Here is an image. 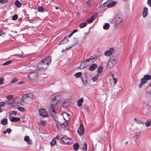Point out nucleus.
I'll list each match as a JSON object with an SVG mask.
<instances>
[{"mask_svg":"<svg viewBox=\"0 0 151 151\" xmlns=\"http://www.w3.org/2000/svg\"><path fill=\"white\" fill-rule=\"evenodd\" d=\"M147 4L150 6H151V0H148Z\"/></svg>","mask_w":151,"mask_h":151,"instance_id":"nucleus-54","label":"nucleus"},{"mask_svg":"<svg viewBox=\"0 0 151 151\" xmlns=\"http://www.w3.org/2000/svg\"><path fill=\"white\" fill-rule=\"evenodd\" d=\"M122 18L118 16H117L116 17V23L117 24H119L120 22L122 21Z\"/></svg>","mask_w":151,"mask_h":151,"instance_id":"nucleus-16","label":"nucleus"},{"mask_svg":"<svg viewBox=\"0 0 151 151\" xmlns=\"http://www.w3.org/2000/svg\"><path fill=\"white\" fill-rule=\"evenodd\" d=\"M54 105V104H53L52 103L51 104L52 108L51 111V114L55 120L56 121H57L58 120V119H57L56 116L57 115L56 114L53 109V108L54 107V106H53Z\"/></svg>","mask_w":151,"mask_h":151,"instance_id":"nucleus-3","label":"nucleus"},{"mask_svg":"<svg viewBox=\"0 0 151 151\" xmlns=\"http://www.w3.org/2000/svg\"><path fill=\"white\" fill-rule=\"evenodd\" d=\"M69 41V40H68V39L66 38H65L64 39L62 40V41L60 42L59 43V45H61L62 44H64Z\"/></svg>","mask_w":151,"mask_h":151,"instance_id":"nucleus-18","label":"nucleus"},{"mask_svg":"<svg viewBox=\"0 0 151 151\" xmlns=\"http://www.w3.org/2000/svg\"><path fill=\"white\" fill-rule=\"evenodd\" d=\"M96 67V65L95 64H93L89 67V69L90 71H92L94 70Z\"/></svg>","mask_w":151,"mask_h":151,"instance_id":"nucleus-19","label":"nucleus"},{"mask_svg":"<svg viewBox=\"0 0 151 151\" xmlns=\"http://www.w3.org/2000/svg\"><path fill=\"white\" fill-rule=\"evenodd\" d=\"M79 146V145L78 143H75L73 145V148L74 150H77Z\"/></svg>","mask_w":151,"mask_h":151,"instance_id":"nucleus-33","label":"nucleus"},{"mask_svg":"<svg viewBox=\"0 0 151 151\" xmlns=\"http://www.w3.org/2000/svg\"><path fill=\"white\" fill-rule=\"evenodd\" d=\"M146 127H149L151 125V119H149L145 123Z\"/></svg>","mask_w":151,"mask_h":151,"instance_id":"nucleus-26","label":"nucleus"},{"mask_svg":"<svg viewBox=\"0 0 151 151\" xmlns=\"http://www.w3.org/2000/svg\"><path fill=\"white\" fill-rule=\"evenodd\" d=\"M69 105V103L66 101H65L63 103L62 106L64 108H65L68 107Z\"/></svg>","mask_w":151,"mask_h":151,"instance_id":"nucleus-25","label":"nucleus"},{"mask_svg":"<svg viewBox=\"0 0 151 151\" xmlns=\"http://www.w3.org/2000/svg\"><path fill=\"white\" fill-rule=\"evenodd\" d=\"M87 147V144L85 143H84L83 146V151H86Z\"/></svg>","mask_w":151,"mask_h":151,"instance_id":"nucleus-41","label":"nucleus"},{"mask_svg":"<svg viewBox=\"0 0 151 151\" xmlns=\"http://www.w3.org/2000/svg\"><path fill=\"white\" fill-rule=\"evenodd\" d=\"M16 111H12V114H10V115H14V116H15L16 115Z\"/></svg>","mask_w":151,"mask_h":151,"instance_id":"nucleus-57","label":"nucleus"},{"mask_svg":"<svg viewBox=\"0 0 151 151\" xmlns=\"http://www.w3.org/2000/svg\"><path fill=\"white\" fill-rule=\"evenodd\" d=\"M29 22L31 23H33L34 21L33 20L30 19V20H29Z\"/></svg>","mask_w":151,"mask_h":151,"instance_id":"nucleus-63","label":"nucleus"},{"mask_svg":"<svg viewBox=\"0 0 151 151\" xmlns=\"http://www.w3.org/2000/svg\"><path fill=\"white\" fill-rule=\"evenodd\" d=\"M12 95H9L6 97L7 99H11L12 98Z\"/></svg>","mask_w":151,"mask_h":151,"instance_id":"nucleus-53","label":"nucleus"},{"mask_svg":"<svg viewBox=\"0 0 151 151\" xmlns=\"http://www.w3.org/2000/svg\"><path fill=\"white\" fill-rule=\"evenodd\" d=\"M46 122L44 120H41L39 122V124L42 125H44L46 124Z\"/></svg>","mask_w":151,"mask_h":151,"instance_id":"nucleus-42","label":"nucleus"},{"mask_svg":"<svg viewBox=\"0 0 151 151\" xmlns=\"http://www.w3.org/2000/svg\"><path fill=\"white\" fill-rule=\"evenodd\" d=\"M48 67L42 62V60L38 64L37 66H36V65H35L33 67V68L32 67L30 66V69H32V70H35V69L37 70L44 71L47 69Z\"/></svg>","mask_w":151,"mask_h":151,"instance_id":"nucleus-1","label":"nucleus"},{"mask_svg":"<svg viewBox=\"0 0 151 151\" xmlns=\"http://www.w3.org/2000/svg\"><path fill=\"white\" fill-rule=\"evenodd\" d=\"M18 109L19 111L22 112H24L25 110L24 108L21 107H19L18 108Z\"/></svg>","mask_w":151,"mask_h":151,"instance_id":"nucleus-45","label":"nucleus"},{"mask_svg":"<svg viewBox=\"0 0 151 151\" xmlns=\"http://www.w3.org/2000/svg\"><path fill=\"white\" fill-rule=\"evenodd\" d=\"M37 77V74L36 73H29V78L32 80H36Z\"/></svg>","mask_w":151,"mask_h":151,"instance_id":"nucleus-4","label":"nucleus"},{"mask_svg":"<svg viewBox=\"0 0 151 151\" xmlns=\"http://www.w3.org/2000/svg\"><path fill=\"white\" fill-rule=\"evenodd\" d=\"M34 96L32 93H29V100H30L32 101V103L33 101V99H34Z\"/></svg>","mask_w":151,"mask_h":151,"instance_id":"nucleus-28","label":"nucleus"},{"mask_svg":"<svg viewBox=\"0 0 151 151\" xmlns=\"http://www.w3.org/2000/svg\"><path fill=\"white\" fill-rule=\"evenodd\" d=\"M24 83V82L23 81H22L20 82H19L18 83L20 85V84H22Z\"/></svg>","mask_w":151,"mask_h":151,"instance_id":"nucleus-60","label":"nucleus"},{"mask_svg":"<svg viewBox=\"0 0 151 151\" xmlns=\"http://www.w3.org/2000/svg\"><path fill=\"white\" fill-rule=\"evenodd\" d=\"M99 75H98V74H97L96 75L94 76L92 78V81H96L99 78Z\"/></svg>","mask_w":151,"mask_h":151,"instance_id":"nucleus-32","label":"nucleus"},{"mask_svg":"<svg viewBox=\"0 0 151 151\" xmlns=\"http://www.w3.org/2000/svg\"><path fill=\"white\" fill-rule=\"evenodd\" d=\"M37 10L40 12H42L44 11L43 8L41 6H39L37 8Z\"/></svg>","mask_w":151,"mask_h":151,"instance_id":"nucleus-43","label":"nucleus"},{"mask_svg":"<svg viewBox=\"0 0 151 151\" xmlns=\"http://www.w3.org/2000/svg\"><path fill=\"white\" fill-rule=\"evenodd\" d=\"M12 132L11 130L9 128H7L5 131H4L3 132L4 134H5L6 133L10 134Z\"/></svg>","mask_w":151,"mask_h":151,"instance_id":"nucleus-35","label":"nucleus"},{"mask_svg":"<svg viewBox=\"0 0 151 151\" xmlns=\"http://www.w3.org/2000/svg\"><path fill=\"white\" fill-rule=\"evenodd\" d=\"M61 140H62V142L65 144H68L69 143V141L71 140V139L69 138L68 137L66 136H64L61 139Z\"/></svg>","mask_w":151,"mask_h":151,"instance_id":"nucleus-8","label":"nucleus"},{"mask_svg":"<svg viewBox=\"0 0 151 151\" xmlns=\"http://www.w3.org/2000/svg\"><path fill=\"white\" fill-rule=\"evenodd\" d=\"M44 80L43 79H38L37 82L40 84H42L43 83Z\"/></svg>","mask_w":151,"mask_h":151,"instance_id":"nucleus-46","label":"nucleus"},{"mask_svg":"<svg viewBox=\"0 0 151 151\" xmlns=\"http://www.w3.org/2000/svg\"><path fill=\"white\" fill-rule=\"evenodd\" d=\"M78 31L77 30V29H75V30H73V32H72V33L73 34L74 33H75L76 32H77V31Z\"/></svg>","mask_w":151,"mask_h":151,"instance_id":"nucleus-62","label":"nucleus"},{"mask_svg":"<svg viewBox=\"0 0 151 151\" xmlns=\"http://www.w3.org/2000/svg\"><path fill=\"white\" fill-rule=\"evenodd\" d=\"M7 123V119H6L4 118L1 121V123L3 125H6Z\"/></svg>","mask_w":151,"mask_h":151,"instance_id":"nucleus-23","label":"nucleus"},{"mask_svg":"<svg viewBox=\"0 0 151 151\" xmlns=\"http://www.w3.org/2000/svg\"><path fill=\"white\" fill-rule=\"evenodd\" d=\"M4 78L1 77L0 78V85L4 83Z\"/></svg>","mask_w":151,"mask_h":151,"instance_id":"nucleus-48","label":"nucleus"},{"mask_svg":"<svg viewBox=\"0 0 151 151\" xmlns=\"http://www.w3.org/2000/svg\"><path fill=\"white\" fill-rule=\"evenodd\" d=\"M18 18L17 15L16 14H15L13 16L12 18V19L13 20H16Z\"/></svg>","mask_w":151,"mask_h":151,"instance_id":"nucleus-44","label":"nucleus"},{"mask_svg":"<svg viewBox=\"0 0 151 151\" xmlns=\"http://www.w3.org/2000/svg\"><path fill=\"white\" fill-rule=\"evenodd\" d=\"M57 123H56V126L58 129H60L61 128V127L62 126V124L59 122L58 120L56 121Z\"/></svg>","mask_w":151,"mask_h":151,"instance_id":"nucleus-31","label":"nucleus"},{"mask_svg":"<svg viewBox=\"0 0 151 151\" xmlns=\"http://www.w3.org/2000/svg\"><path fill=\"white\" fill-rule=\"evenodd\" d=\"M114 64L111 62L109 60L108 61V63L107 64V66L109 68H111L113 67L114 66Z\"/></svg>","mask_w":151,"mask_h":151,"instance_id":"nucleus-20","label":"nucleus"},{"mask_svg":"<svg viewBox=\"0 0 151 151\" xmlns=\"http://www.w3.org/2000/svg\"><path fill=\"white\" fill-rule=\"evenodd\" d=\"M109 27V24L108 23H106L103 26V28L104 29H107Z\"/></svg>","mask_w":151,"mask_h":151,"instance_id":"nucleus-30","label":"nucleus"},{"mask_svg":"<svg viewBox=\"0 0 151 151\" xmlns=\"http://www.w3.org/2000/svg\"><path fill=\"white\" fill-rule=\"evenodd\" d=\"M62 125L64 126H67L68 125L67 123L66 122H65L63 123Z\"/></svg>","mask_w":151,"mask_h":151,"instance_id":"nucleus-59","label":"nucleus"},{"mask_svg":"<svg viewBox=\"0 0 151 151\" xmlns=\"http://www.w3.org/2000/svg\"><path fill=\"white\" fill-rule=\"evenodd\" d=\"M39 113L40 115L43 117H45L47 115V114L45 109H40Z\"/></svg>","mask_w":151,"mask_h":151,"instance_id":"nucleus-5","label":"nucleus"},{"mask_svg":"<svg viewBox=\"0 0 151 151\" xmlns=\"http://www.w3.org/2000/svg\"><path fill=\"white\" fill-rule=\"evenodd\" d=\"M109 60L114 64H116L117 61V58L116 57H114L110 58Z\"/></svg>","mask_w":151,"mask_h":151,"instance_id":"nucleus-15","label":"nucleus"},{"mask_svg":"<svg viewBox=\"0 0 151 151\" xmlns=\"http://www.w3.org/2000/svg\"><path fill=\"white\" fill-rule=\"evenodd\" d=\"M62 114L63 118L65 121H67L69 120L70 117L68 114L64 113H63Z\"/></svg>","mask_w":151,"mask_h":151,"instance_id":"nucleus-13","label":"nucleus"},{"mask_svg":"<svg viewBox=\"0 0 151 151\" xmlns=\"http://www.w3.org/2000/svg\"><path fill=\"white\" fill-rule=\"evenodd\" d=\"M147 93L149 94H151V85L148 86L147 88Z\"/></svg>","mask_w":151,"mask_h":151,"instance_id":"nucleus-21","label":"nucleus"},{"mask_svg":"<svg viewBox=\"0 0 151 151\" xmlns=\"http://www.w3.org/2000/svg\"><path fill=\"white\" fill-rule=\"evenodd\" d=\"M103 70V67H98V73L97 74H98V75H99L101 73V70Z\"/></svg>","mask_w":151,"mask_h":151,"instance_id":"nucleus-39","label":"nucleus"},{"mask_svg":"<svg viewBox=\"0 0 151 151\" xmlns=\"http://www.w3.org/2000/svg\"><path fill=\"white\" fill-rule=\"evenodd\" d=\"M17 99H15L14 100H13L12 101L8 103V104H13L17 103Z\"/></svg>","mask_w":151,"mask_h":151,"instance_id":"nucleus-37","label":"nucleus"},{"mask_svg":"<svg viewBox=\"0 0 151 151\" xmlns=\"http://www.w3.org/2000/svg\"><path fill=\"white\" fill-rule=\"evenodd\" d=\"M83 99L81 98L77 101V104L78 106H82V104L83 103Z\"/></svg>","mask_w":151,"mask_h":151,"instance_id":"nucleus-27","label":"nucleus"},{"mask_svg":"<svg viewBox=\"0 0 151 151\" xmlns=\"http://www.w3.org/2000/svg\"><path fill=\"white\" fill-rule=\"evenodd\" d=\"M56 143V141L55 138H53L50 142L51 145L52 146H54Z\"/></svg>","mask_w":151,"mask_h":151,"instance_id":"nucleus-40","label":"nucleus"},{"mask_svg":"<svg viewBox=\"0 0 151 151\" xmlns=\"http://www.w3.org/2000/svg\"><path fill=\"white\" fill-rule=\"evenodd\" d=\"M96 58H90L89 59L86 60L84 61V63H91L94 62L96 60Z\"/></svg>","mask_w":151,"mask_h":151,"instance_id":"nucleus-12","label":"nucleus"},{"mask_svg":"<svg viewBox=\"0 0 151 151\" xmlns=\"http://www.w3.org/2000/svg\"><path fill=\"white\" fill-rule=\"evenodd\" d=\"M10 120L12 122H17L20 120V118L14 117L12 116H10L9 118Z\"/></svg>","mask_w":151,"mask_h":151,"instance_id":"nucleus-14","label":"nucleus"},{"mask_svg":"<svg viewBox=\"0 0 151 151\" xmlns=\"http://www.w3.org/2000/svg\"><path fill=\"white\" fill-rule=\"evenodd\" d=\"M116 1H112L107 4V7L109 8L111 7L115 6L116 4Z\"/></svg>","mask_w":151,"mask_h":151,"instance_id":"nucleus-17","label":"nucleus"},{"mask_svg":"<svg viewBox=\"0 0 151 151\" xmlns=\"http://www.w3.org/2000/svg\"><path fill=\"white\" fill-rule=\"evenodd\" d=\"M141 132H136L135 133V135L136 137H138L141 133Z\"/></svg>","mask_w":151,"mask_h":151,"instance_id":"nucleus-49","label":"nucleus"},{"mask_svg":"<svg viewBox=\"0 0 151 151\" xmlns=\"http://www.w3.org/2000/svg\"><path fill=\"white\" fill-rule=\"evenodd\" d=\"M151 79V75L148 74L145 75L141 79L140 83L139 85V87L141 88L142 86L146 83L148 80Z\"/></svg>","mask_w":151,"mask_h":151,"instance_id":"nucleus-2","label":"nucleus"},{"mask_svg":"<svg viewBox=\"0 0 151 151\" xmlns=\"http://www.w3.org/2000/svg\"><path fill=\"white\" fill-rule=\"evenodd\" d=\"M17 81V80L16 78H14L12 80V83H14L16 82Z\"/></svg>","mask_w":151,"mask_h":151,"instance_id":"nucleus-55","label":"nucleus"},{"mask_svg":"<svg viewBox=\"0 0 151 151\" xmlns=\"http://www.w3.org/2000/svg\"><path fill=\"white\" fill-rule=\"evenodd\" d=\"M114 50L113 48H111L109 50L106 51L104 54L106 56H109L112 54Z\"/></svg>","mask_w":151,"mask_h":151,"instance_id":"nucleus-9","label":"nucleus"},{"mask_svg":"<svg viewBox=\"0 0 151 151\" xmlns=\"http://www.w3.org/2000/svg\"><path fill=\"white\" fill-rule=\"evenodd\" d=\"M84 128L82 123L81 124H80L78 130V134L80 135H82L84 133Z\"/></svg>","mask_w":151,"mask_h":151,"instance_id":"nucleus-6","label":"nucleus"},{"mask_svg":"<svg viewBox=\"0 0 151 151\" xmlns=\"http://www.w3.org/2000/svg\"><path fill=\"white\" fill-rule=\"evenodd\" d=\"M28 96V93H26L23 96V98L26 99Z\"/></svg>","mask_w":151,"mask_h":151,"instance_id":"nucleus-52","label":"nucleus"},{"mask_svg":"<svg viewBox=\"0 0 151 151\" xmlns=\"http://www.w3.org/2000/svg\"><path fill=\"white\" fill-rule=\"evenodd\" d=\"M73 41L74 42V43L73 44V45H72L71 46L69 47H67V49L70 48H72V47L74 46L77 44V39H76V38H74L73 40Z\"/></svg>","mask_w":151,"mask_h":151,"instance_id":"nucleus-29","label":"nucleus"},{"mask_svg":"<svg viewBox=\"0 0 151 151\" xmlns=\"http://www.w3.org/2000/svg\"><path fill=\"white\" fill-rule=\"evenodd\" d=\"M113 80H114V84H116L117 82V80L116 78H115L114 77H113Z\"/></svg>","mask_w":151,"mask_h":151,"instance_id":"nucleus-51","label":"nucleus"},{"mask_svg":"<svg viewBox=\"0 0 151 151\" xmlns=\"http://www.w3.org/2000/svg\"><path fill=\"white\" fill-rule=\"evenodd\" d=\"M148 9L147 7H144L142 13V15L144 17H146L148 14Z\"/></svg>","mask_w":151,"mask_h":151,"instance_id":"nucleus-11","label":"nucleus"},{"mask_svg":"<svg viewBox=\"0 0 151 151\" xmlns=\"http://www.w3.org/2000/svg\"><path fill=\"white\" fill-rule=\"evenodd\" d=\"M15 4L17 7L19 8L21 6L22 4L20 1L17 0L15 2Z\"/></svg>","mask_w":151,"mask_h":151,"instance_id":"nucleus-22","label":"nucleus"},{"mask_svg":"<svg viewBox=\"0 0 151 151\" xmlns=\"http://www.w3.org/2000/svg\"><path fill=\"white\" fill-rule=\"evenodd\" d=\"M0 2L1 3H5L6 2V0H0Z\"/></svg>","mask_w":151,"mask_h":151,"instance_id":"nucleus-56","label":"nucleus"},{"mask_svg":"<svg viewBox=\"0 0 151 151\" xmlns=\"http://www.w3.org/2000/svg\"><path fill=\"white\" fill-rule=\"evenodd\" d=\"M73 35V34L72 33V32H71V33H70V34H69L68 35V37L69 38H70V37L72 35Z\"/></svg>","mask_w":151,"mask_h":151,"instance_id":"nucleus-61","label":"nucleus"},{"mask_svg":"<svg viewBox=\"0 0 151 151\" xmlns=\"http://www.w3.org/2000/svg\"><path fill=\"white\" fill-rule=\"evenodd\" d=\"M24 140L27 142H28V136H26L24 137Z\"/></svg>","mask_w":151,"mask_h":151,"instance_id":"nucleus-50","label":"nucleus"},{"mask_svg":"<svg viewBox=\"0 0 151 151\" xmlns=\"http://www.w3.org/2000/svg\"><path fill=\"white\" fill-rule=\"evenodd\" d=\"M5 105V103L3 102L0 103V107L4 106Z\"/></svg>","mask_w":151,"mask_h":151,"instance_id":"nucleus-58","label":"nucleus"},{"mask_svg":"<svg viewBox=\"0 0 151 151\" xmlns=\"http://www.w3.org/2000/svg\"><path fill=\"white\" fill-rule=\"evenodd\" d=\"M58 97V96L55 97V99L53 101H54V102L55 103V104H56L59 102V101L60 100L59 99V100L57 99H58V98H57Z\"/></svg>","mask_w":151,"mask_h":151,"instance_id":"nucleus-47","label":"nucleus"},{"mask_svg":"<svg viewBox=\"0 0 151 151\" xmlns=\"http://www.w3.org/2000/svg\"><path fill=\"white\" fill-rule=\"evenodd\" d=\"M42 61L48 67L51 62V58L50 57H49Z\"/></svg>","mask_w":151,"mask_h":151,"instance_id":"nucleus-7","label":"nucleus"},{"mask_svg":"<svg viewBox=\"0 0 151 151\" xmlns=\"http://www.w3.org/2000/svg\"><path fill=\"white\" fill-rule=\"evenodd\" d=\"M22 20V19L21 18H19L18 19V21L19 22H20Z\"/></svg>","mask_w":151,"mask_h":151,"instance_id":"nucleus-64","label":"nucleus"},{"mask_svg":"<svg viewBox=\"0 0 151 151\" xmlns=\"http://www.w3.org/2000/svg\"><path fill=\"white\" fill-rule=\"evenodd\" d=\"M87 24L86 22L83 23L79 25V27L80 28H82L86 26Z\"/></svg>","mask_w":151,"mask_h":151,"instance_id":"nucleus-36","label":"nucleus"},{"mask_svg":"<svg viewBox=\"0 0 151 151\" xmlns=\"http://www.w3.org/2000/svg\"><path fill=\"white\" fill-rule=\"evenodd\" d=\"M12 62V60H9L8 61L3 64H2V65H9V64L11 63Z\"/></svg>","mask_w":151,"mask_h":151,"instance_id":"nucleus-38","label":"nucleus"},{"mask_svg":"<svg viewBox=\"0 0 151 151\" xmlns=\"http://www.w3.org/2000/svg\"><path fill=\"white\" fill-rule=\"evenodd\" d=\"M82 74V73L81 72H77L74 74L76 78H78L80 77Z\"/></svg>","mask_w":151,"mask_h":151,"instance_id":"nucleus-34","label":"nucleus"},{"mask_svg":"<svg viewBox=\"0 0 151 151\" xmlns=\"http://www.w3.org/2000/svg\"><path fill=\"white\" fill-rule=\"evenodd\" d=\"M97 15V14H94L91 17L86 21V22L88 23H90L92 22L96 17Z\"/></svg>","mask_w":151,"mask_h":151,"instance_id":"nucleus-10","label":"nucleus"},{"mask_svg":"<svg viewBox=\"0 0 151 151\" xmlns=\"http://www.w3.org/2000/svg\"><path fill=\"white\" fill-rule=\"evenodd\" d=\"M134 121L137 124H144V123L142 121H141V120L138 119L136 118L134 119Z\"/></svg>","mask_w":151,"mask_h":151,"instance_id":"nucleus-24","label":"nucleus"}]
</instances>
